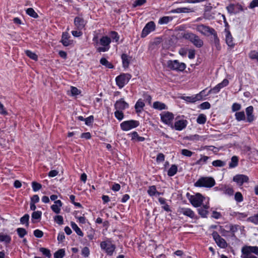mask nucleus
<instances>
[{"mask_svg": "<svg viewBox=\"0 0 258 258\" xmlns=\"http://www.w3.org/2000/svg\"><path fill=\"white\" fill-rule=\"evenodd\" d=\"M246 114V121L249 123L254 120V116L253 114V108L252 106L247 107L245 109Z\"/></svg>", "mask_w": 258, "mask_h": 258, "instance_id": "obj_17", "label": "nucleus"}, {"mask_svg": "<svg viewBox=\"0 0 258 258\" xmlns=\"http://www.w3.org/2000/svg\"><path fill=\"white\" fill-rule=\"evenodd\" d=\"M247 221L250 222L254 223V224H258V214H255L254 215L249 217L247 219Z\"/></svg>", "mask_w": 258, "mask_h": 258, "instance_id": "obj_43", "label": "nucleus"}, {"mask_svg": "<svg viewBox=\"0 0 258 258\" xmlns=\"http://www.w3.org/2000/svg\"><path fill=\"white\" fill-rule=\"evenodd\" d=\"M206 116L203 114L199 115L197 119V121L199 124H204L206 121Z\"/></svg>", "mask_w": 258, "mask_h": 258, "instance_id": "obj_44", "label": "nucleus"}, {"mask_svg": "<svg viewBox=\"0 0 258 258\" xmlns=\"http://www.w3.org/2000/svg\"><path fill=\"white\" fill-rule=\"evenodd\" d=\"M111 38L108 36H103L99 40V44L102 46L97 48V51L99 52H106L110 48V44L111 43Z\"/></svg>", "mask_w": 258, "mask_h": 258, "instance_id": "obj_5", "label": "nucleus"}, {"mask_svg": "<svg viewBox=\"0 0 258 258\" xmlns=\"http://www.w3.org/2000/svg\"><path fill=\"white\" fill-rule=\"evenodd\" d=\"M178 212L185 216L193 218L195 217V213L190 209L182 208H180Z\"/></svg>", "mask_w": 258, "mask_h": 258, "instance_id": "obj_19", "label": "nucleus"}, {"mask_svg": "<svg viewBox=\"0 0 258 258\" xmlns=\"http://www.w3.org/2000/svg\"><path fill=\"white\" fill-rule=\"evenodd\" d=\"M221 191L223 192L224 194L227 195L228 196H232L234 193V190L233 188L229 187L228 186L224 185L222 186L220 189Z\"/></svg>", "mask_w": 258, "mask_h": 258, "instance_id": "obj_24", "label": "nucleus"}, {"mask_svg": "<svg viewBox=\"0 0 258 258\" xmlns=\"http://www.w3.org/2000/svg\"><path fill=\"white\" fill-rule=\"evenodd\" d=\"M209 206L207 205L203 206L198 209L199 214L203 217H206L208 214L207 209L209 208Z\"/></svg>", "mask_w": 258, "mask_h": 258, "instance_id": "obj_26", "label": "nucleus"}, {"mask_svg": "<svg viewBox=\"0 0 258 258\" xmlns=\"http://www.w3.org/2000/svg\"><path fill=\"white\" fill-rule=\"evenodd\" d=\"M161 118L164 123L171 125L174 118V115L169 112H163L161 114Z\"/></svg>", "mask_w": 258, "mask_h": 258, "instance_id": "obj_11", "label": "nucleus"}, {"mask_svg": "<svg viewBox=\"0 0 258 258\" xmlns=\"http://www.w3.org/2000/svg\"><path fill=\"white\" fill-rule=\"evenodd\" d=\"M181 154L183 156L189 157L193 155L194 153L187 149H182L181 151Z\"/></svg>", "mask_w": 258, "mask_h": 258, "instance_id": "obj_55", "label": "nucleus"}, {"mask_svg": "<svg viewBox=\"0 0 258 258\" xmlns=\"http://www.w3.org/2000/svg\"><path fill=\"white\" fill-rule=\"evenodd\" d=\"M187 124V121L186 120H179L175 121L174 127L176 130L181 131L186 126Z\"/></svg>", "mask_w": 258, "mask_h": 258, "instance_id": "obj_18", "label": "nucleus"}, {"mask_svg": "<svg viewBox=\"0 0 258 258\" xmlns=\"http://www.w3.org/2000/svg\"><path fill=\"white\" fill-rule=\"evenodd\" d=\"M241 258H257L252 253L258 255V247L252 246H244L241 249Z\"/></svg>", "mask_w": 258, "mask_h": 258, "instance_id": "obj_2", "label": "nucleus"}, {"mask_svg": "<svg viewBox=\"0 0 258 258\" xmlns=\"http://www.w3.org/2000/svg\"><path fill=\"white\" fill-rule=\"evenodd\" d=\"M182 37L186 40L189 41L197 48H201L204 45L203 40L197 34L191 32H187L182 35Z\"/></svg>", "mask_w": 258, "mask_h": 258, "instance_id": "obj_1", "label": "nucleus"}, {"mask_svg": "<svg viewBox=\"0 0 258 258\" xmlns=\"http://www.w3.org/2000/svg\"><path fill=\"white\" fill-rule=\"evenodd\" d=\"M100 63L109 69H113L114 68L113 65L104 57L101 58Z\"/></svg>", "mask_w": 258, "mask_h": 258, "instance_id": "obj_30", "label": "nucleus"}, {"mask_svg": "<svg viewBox=\"0 0 258 258\" xmlns=\"http://www.w3.org/2000/svg\"><path fill=\"white\" fill-rule=\"evenodd\" d=\"M34 235L36 237L41 238L43 235V232L39 229H36L34 231Z\"/></svg>", "mask_w": 258, "mask_h": 258, "instance_id": "obj_61", "label": "nucleus"}, {"mask_svg": "<svg viewBox=\"0 0 258 258\" xmlns=\"http://www.w3.org/2000/svg\"><path fill=\"white\" fill-rule=\"evenodd\" d=\"M256 7H258V0H253L250 3L249 8L250 9H253Z\"/></svg>", "mask_w": 258, "mask_h": 258, "instance_id": "obj_64", "label": "nucleus"}, {"mask_svg": "<svg viewBox=\"0 0 258 258\" xmlns=\"http://www.w3.org/2000/svg\"><path fill=\"white\" fill-rule=\"evenodd\" d=\"M71 91L73 96H76L81 93V91L75 87H71Z\"/></svg>", "mask_w": 258, "mask_h": 258, "instance_id": "obj_59", "label": "nucleus"}, {"mask_svg": "<svg viewBox=\"0 0 258 258\" xmlns=\"http://www.w3.org/2000/svg\"><path fill=\"white\" fill-rule=\"evenodd\" d=\"M132 76L129 74H121L115 79L116 85L119 88H123L131 79Z\"/></svg>", "mask_w": 258, "mask_h": 258, "instance_id": "obj_7", "label": "nucleus"}, {"mask_svg": "<svg viewBox=\"0 0 258 258\" xmlns=\"http://www.w3.org/2000/svg\"><path fill=\"white\" fill-rule=\"evenodd\" d=\"M212 165L215 167H223L225 165V162L220 160H217L212 162Z\"/></svg>", "mask_w": 258, "mask_h": 258, "instance_id": "obj_48", "label": "nucleus"}, {"mask_svg": "<svg viewBox=\"0 0 258 258\" xmlns=\"http://www.w3.org/2000/svg\"><path fill=\"white\" fill-rule=\"evenodd\" d=\"M128 103L124 101L123 99L116 101L114 104L115 108L117 110L120 111L128 108Z\"/></svg>", "mask_w": 258, "mask_h": 258, "instance_id": "obj_15", "label": "nucleus"}, {"mask_svg": "<svg viewBox=\"0 0 258 258\" xmlns=\"http://www.w3.org/2000/svg\"><path fill=\"white\" fill-rule=\"evenodd\" d=\"M39 250L42 253L43 255L46 257L50 258L51 256L50 251L48 249L44 247H41L40 248Z\"/></svg>", "mask_w": 258, "mask_h": 258, "instance_id": "obj_45", "label": "nucleus"}, {"mask_svg": "<svg viewBox=\"0 0 258 258\" xmlns=\"http://www.w3.org/2000/svg\"><path fill=\"white\" fill-rule=\"evenodd\" d=\"M55 204L51 206V210L56 214H59L60 212V207L62 203L60 200H57L54 202Z\"/></svg>", "mask_w": 258, "mask_h": 258, "instance_id": "obj_20", "label": "nucleus"}, {"mask_svg": "<svg viewBox=\"0 0 258 258\" xmlns=\"http://www.w3.org/2000/svg\"><path fill=\"white\" fill-rule=\"evenodd\" d=\"M177 171V167L175 165H172L171 167L169 168V169L168 171V175L169 176H172L174 175Z\"/></svg>", "mask_w": 258, "mask_h": 258, "instance_id": "obj_37", "label": "nucleus"}, {"mask_svg": "<svg viewBox=\"0 0 258 258\" xmlns=\"http://www.w3.org/2000/svg\"><path fill=\"white\" fill-rule=\"evenodd\" d=\"M153 107L155 109L162 110L166 108V106L164 103L157 101L153 103Z\"/></svg>", "mask_w": 258, "mask_h": 258, "instance_id": "obj_36", "label": "nucleus"}, {"mask_svg": "<svg viewBox=\"0 0 258 258\" xmlns=\"http://www.w3.org/2000/svg\"><path fill=\"white\" fill-rule=\"evenodd\" d=\"M90 254V250L88 247H84L82 250V254L85 257H88Z\"/></svg>", "mask_w": 258, "mask_h": 258, "instance_id": "obj_60", "label": "nucleus"}, {"mask_svg": "<svg viewBox=\"0 0 258 258\" xmlns=\"http://www.w3.org/2000/svg\"><path fill=\"white\" fill-rule=\"evenodd\" d=\"M213 36V43L215 47L218 50L221 49V46L220 44V40L218 37V35L217 32H216L214 34L212 35Z\"/></svg>", "mask_w": 258, "mask_h": 258, "instance_id": "obj_27", "label": "nucleus"}, {"mask_svg": "<svg viewBox=\"0 0 258 258\" xmlns=\"http://www.w3.org/2000/svg\"><path fill=\"white\" fill-rule=\"evenodd\" d=\"M26 54L30 58L34 60H37L38 59L37 55L34 52H32L30 50H27L25 51Z\"/></svg>", "mask_w": 258, "mask_h": 258, "instance_id": "obj_42", "label": "nucleus"}, {"mask_svg": "<svg viewBox=\"0 0 258 258\" xmlns=\"http://www.w3.org/2000/svg\"><path fill=\"white\" fill-rule=\"evenodd\" d=\"M17 232L19 237L21 238L23 237L27 233L26 230L23 228H18L17 229Z\"/></svg>", "mask_w": 258, "mask_h": 258, "instance_id": "obj_49", "label": "nucleus"}, {"mask_svg": "<svg viewBox=\"0 0 258 258\" xmlns=\"http://www.w3.org/2000/svg\"><path fill=\"white\" fill-rule=\"evenodd\" d=\"M29 216L28 214H25L24 216H23L20 219V222L22 224H26L27 226H28L29 225Z\"/></svg>", "mask_w": 258, "mask_h": 258, "instance_id": "obj_50", "label": "nucleus"}, {"mask_svg": "<svg viewBox=\"0 0 258 258\" xmlns=\"http://www.w3.org/2000/svg\"><path fill=\"white\" fill-rule=\"evenodd\" d=\"M11 241V237L8 234H5L3 233H0V241L5 242L6 243H10Z\"/></svg>", "mask_w": 258, "mask_h": 258, "instance_id": "obj_28", "label": "nucleus"}, {"mask_svg": "<svg viewBox=\"0 0 258 258\" xmlns=\"http://www.w3.org/2000/svg\"><path fill=\"white\" fill-rule=\"evenodd\" d=\"M167 67L170 70L182 72L185 70L186 65L184 63L180 62L177 60H169L167 62Z\"/></svg>", "mask_w": 258, "mask_h": 258, "instance_id": "obj_4", "label": "nucleus"}, {"mask_svg": "<svg viewBox=\"0 0 258 258\" xmlns=\"http://www.w3.org/2000/svg\"><path fill=\"white\" fill-rule=\"evenodd\" d=\"M71 226L73 230L75 231V232L78 235L81 236H83V232L75 223L72 222Z\"/></svg>", "mask_w": 258, "mask_h": 258, "instance_id": "obj_33", "label": "nucleus"}, {"mask_svg": "<svg viewBox=\"0 0 258 258\" xmlns=\"http://www.w3.org/2000/svg\"><path fill=\"white\" fill-rule=\"evenodd\" d=\"M65 255L64 249H60L54 253V258H63Z\"/></svg>", "mask_w": 258, "mask_h": 258, "instance_id": "obj_38", "label": "nucleus"}, {"mask_svg": "<svg viewBox=\"0 0 258 258\" xmlns=\"http://www.w3.org/2000/svg\"><path fill=\"white\" fill-rule=\"evenodd\" d=\"M228 84V80L227 79H224L221 83L217 85L216 86L218 87L219 89H221L223 87L227 86Z\"/></svg>", "mask_w": 258, "mask_h": 258, "instance_id": "obj_57", "label": "nucleus"}, {"mask_svg": "<svg viewBox=\"0 0 258 258\" xmlns=\"http://www.w3.org/2000/svg\"><path fill=\"white\" fill-rule=\"evenodd\" d=\"M122 64L124 68H127L130 63L128 56L126 54H122L121 55Z\"/></svg>", "mask_w": 258, "mask_h": 258, "instance_id": "obj_31", "label": "nucleus"}, {"mask_svg": "<svg viewBox=\"0 0 258 258\" xmlns=\"http://www.w3.org/2000/svg\"><path fill=\"white\" fill-rule=\"evenodd\" d=\"M139 125V122L135 120L124 121L120 124V127L123 131H127Z\"/></svg>", "mask_w": 258, "mask_h": 258, "instance_id": "obj_9", "label": "nucleus"}, {"mask_svg": "<svg viewBox=\"0 0 258 258\" xmlns=\"http://www.w3.org/2000/svg\"><path fill=\"white\" fill-rule=\"evenodd\" d=\"M238 158L237 156H234L231 158V162L229 163L230 168H234L237 166Z\"/></svg>", "mask_w": 258, "mask_h": 258, "instance_id": "obj_39", "label": "nucleus"}, {"mask_svg": "<svg viewBox=\"0 0 258 258\" xmlns=\"http://www.w3.org/2000/svg\"><path fill=\"white\" fill-rule=\"evenodd\" d=\"M215 184L213 178L210 177H203L199 178L194 184L196 187H212Z\"/></svg>", "mask_w": 258, "mask_h": 258, "instance_id": "obj_3", "label": "nucleus"}, {"mask_svg": "<svg viewBox=\"0 0 258 258\" xmlns=\"http://www.w3.org/2000/svg\"><path fill=\"white\" fill-rule=\"evenodd\" d=\"M42 215V212L41 211H35L33 212L32 214V220L33 222V219L38 220L40 219Z\"/></svg>", "mask_w": 258, "mask_h": 258, "instance_id": "obj_46", "label": "nucleus"}, {"mask_svg": "<svg viewBox=\"0 0 258 258\" xmlns=\"http://www.w3.org/2000/svg\"><path fill=\"white\" fill-rule=\"evenodd\" d=\"M54 221L59 225H62L63 224V217L60 215L55 216L54 218Z\"/></svg>", "mask_w": 258, "mask_h": 258, "instance_id": "obj_56", "label": "nucleus"}, {"mask_svg": "<svg viewBox=\"0 0 258 258\" xmlns=\"http://www.w3.org/2000/svg\"><path fill=\"white\" fill-rule=\"evenodd\" d=\"M100 247L109 255H112L116 247L115 245L109 239L101 242Z\"/></svg>", "mask_w": 258, "mask_h": 258, "instance_id": "obj_6", "label": "nucleus"}, {"mask_svg": "<svg viewBox=\"0 0 258 258\" xmlns=\"http://www.w3.org/2000/svg\"><path fill=\"white\" fill-rule=\"evenodd\" d=\"M241 105L237 103H234L232 106V110L233 112L237 111L241 109Z\"/></svg>", "mask_w": 258, "mask_h": 258, "instance_id": "obj_58", "label": "nucleus"}, {"mask_svg": "<svg viewBox=\"0 0 258 258\" xmlns=\"http://www.w3.org/2000/svg\"><path fill=\"white\" fill-rule=\"evenodd\" d=\"M145 106L144 103L141 101V99H139L136 103L135 105V109L137 112H140L141 111L142 109Z\"/></svg>", "mask_w": 258, "mask_h": 258, "instance_id": "obj_32", "label": "nucleus"}, {"mask_svg": "<svg viewBox=\"0 0 258 258\" xmlns=\"http://www.w3.org/2000/svg\"><path fill=\"white\" fill-rule=\"evenodd\" d=\"M146 2V0H136L134 4V7L141 6Z\"/></svg>", "mask_w": 258, "mask_h": 258, "instance_id": "obj_62", "label": "nucleus"}, {"mask_svg": "<svg viewBox=\"0 0 258 258\" xmlns=\"http://www.w3.org/2000/svg\"><path fill=\"white\" fill-rule=\"evenodd\" d=\"M240 9L242 10V7L240 5H235L234 4H230L227 7L226 9L228 12L230 14H235L237 12L236 11V9Z\"/></svg>", "mask_w": 258, "mask_h": 258, "instance_id": "obj_22", "label": "nucleus"}, {"mask_svg": "<svg viewBox=\"0 0 258 258\" xmlns=\"http://www.w3.org/2000/svg\"><path fill=\"white\" fill-rule=\"evenodd\" d=\"M93 120H94V117L92 115L90 116L89 117L86 118L85 119L86 124H87V125L91 124L93 122Z\"/></svg>", "mask_w": 258, "mask_h": 258, "instance_id": "obj_63", "label": "nucleus"}, {"mask_svg": "<svg viewBox=\"0 0 258 258\" xmlns=\"http://www.w3.org/2000/svg\"><path fill=\"white\" fill-rule=\"evenodd\" d=\"M204 197L200 193L195 195L190 196L189 200L192 205L195 207H199L202 205Z\"/></svg>", "mask_w": 258, "mask_h": 258, "instance_id": "obj_10", "label": "nucleus"}, {"mask_svg": "<svg viewBox=\"0 0 258 258\" xmlns=\"http://www.w3.org/2000/svg\"><path fill=\"white\" fill-rule=\"evenodd\" d=\"M248 56L251 59H256L258 62V52L255 50H251L248 54Z\"/></svg>", "mask_w": 258, "mask_h": 258, "instance_id": "obj_47", "label": "nucleus"}, {"mask_svg": "<svg viewBox=\"0 0 258 258\" xmlns=\"http://www.w3.org/2000/svg\"><path fill=\"white\" fill-rule=\"evenodd\" d=\"M196 26L197 31L205 36L212 35L216 32L214 29L204 24H198L196 25Z\"/></svg>", "mask_w": 258, "mask_h": 258, "instance_id": "obj_8", "label": "nucleus"}, {"mask_svg": "<svg viewBox=\"0 0 258 258\" xmlns=\"http://www.w3.org/2000/svg\"><path fill=\"white\" fill-rule=\"evenodd\" d=\"M26 13L30 16L34 18H37L38 17V14L35 12V11L32 8H28L26 10Z\"/></svg>", "mask_w": 258, "mask_h": 258, "instance_id": "obj_41", "label": "nucleus"}, {"mask_svg": "<svg viewBox=\"0 0 258 258\" xmlns=\"http://www.w3.org/2000/svg\"><path fill=\"white\" fill-rule=\"evenodd\" d=\"M212 236L217 244L221 248H225L227 246L226 241L222 238L217 232H214Z\"/></svg>", "mask_w": 258, "mask_h": 258, "instance_id": "obj_13", "label": "nucleus"}, {"mask_svg": "<svg viewBox=\"0 0 258 258\" xmlns=\"http://www.w3.org/2000/svg\"><path fill=\"white\" fill-rule=\"evenodd\" d=\"M226 33V42L227 44L230 47H233L234 43L233 42V37L228 30H225Z\"/></svg>", "mask_w": 258, "mask_h": 258, "instance_id": "obj_21", "label": "nucleus"}, {"mask_svg": "<svg viewBox=\"0 0 258 258\" xmlns=\"http://www.w3.org/2000/svg\"><path fill=\"white\" fill-rule=\"evenodd\" d=\"M155 29V24L153 21L148 23L142 30L141 37H145L151 32L153 31Z\"/></svg>", "mask_w": 258, "mask_h": 258, "instance_id": "obj_12", "label": "nucleus"}, {"mask_svg": "<svg viewBox=\"0 0 258 258\" xmlns=\"http://www.w3.org/2000/svg\"><path fill=\"white\" fill-rule=\"evenodd\" d=\"M147 192L151 197L156 196V193L157 192L156 186L155 185L149 186L147 190Z\"/></svg>", "mask_w": 258, "mask_h": 258, "instance_id": "obj_40", "label": "nucleus"}, {"mask_svg": "<svg viewBox=\"0 0 258 258\" xmlns=\"http://www.w3.org/2000/svg\"><path fill=\"white\" fill-rule=\"evenodd\" d=\"M74 24L78 30H81L85 26L86 22L83 18L76 17L74 20Z\"/></svg>", "mask_w": 258, "mask_h": 258, "instance_id": "obj_16", "label": "nucleus"}, {"mask_svg": "<svg viewBox=\"0 0 258 258\" xmlns=\"http://www.w3.org/2000/svg\"><path fill=\"white\" fill-rule=\"evenodd\" d=\"M110 37L115 42H118L119 39V36L118 33L115 31H111L110 33Z\"/></svg>", "mask_w": 258, "mask_h": 258, "instance_id": "obj_53", "label": "nucleus"}, {"mask_svg": "<svg viewBox=\"0 0 258 258\" xmlns=\"http://www.w3.org/2000/svg\"><path fill=\"white\" fill-rule=\"evenodd\" d=\"M70 36L67 32L62 33L61 42L65 46H68L71 44V41L69 39Z\"/></svg>", "mask_w": 258, "mask_h": 258, "instance_id": "obj_23", "label": "nucleus"}, {"mask_svg": "<svg viewBox=\"0 0 258 258\" xmlns=\"http://www.w3.org/2000/svg\"><path fill=\"white\" fill-rule=\"evenodd\" d=\"M115 117L119 120H121L123 118L124 115L122 111L116 110L114 112Z\"/></svg>", "mask_w": 258, "mask_h": 258, "instance_id": "obj_51", "label": "nucleus"}, {"mask_svg": "<svg viewBox=\"0 0 258 258\" xmlns=\"http://www.w3.org/2000/svg\"><path fill=\"white\" fill-rule=\"evenodd\" d=\"M193 12H194V11L192 9H189L187 8H179L172 11V12L174 13H185Z\"/></svg>", "mask_w": 258, "mask_h": 258, "instance_id": "obj_25", "label": "nucleus"}, {"mask_svg": "<svg viewBox=\"0 0 258 258\" xmlns=\"http://www.w3.org/2000/svg\"><path fill=\"white\" fill-rule=\"evenodd\" d=\"M32 186L34 191H37L38 190L40 189L42 187V185L41 184L35 181L32 182Z\"/></svg>", "mask_w": 258, "mask_h": 258, "instance_id": "obj_52", "label": "nucleus"}, {"mask_svg": "<svg viewBox=\"0 0 258 258\" xmlns=\"http://www.w3.org/2000/svg\"><path fill=\"white\" fill-rule=\"evenodd\" d=\"M235 116L236 119L238 121H240L241 120H244L246 118L245 113L243 111L236 112L235 114Z\"/></svg>", "mask_w": 258, "mask_h": 258, "instance_id": "obj_29", "label": "nucleus"}, {"mask_svg": "<svg viewBox=\"0 0 258 258\" xmlns=\"http://www.w3.org/2000/svg\"><path fill=\"white\" fill-rule=\"evenodd\" d=\"M234 199L235 201L238 203L243 201V198L241 192H236L235 194Z\"/></svg>", "mask_w": 258, "mask_h": 258, "instance_id": "obj_54", "label": "nucleus"}, {"mask_svg": "<svg viewBox=\"0 0 258 258\" xmlns=\"http://www.w3.org/2000/svg\"><path fill=\"white\" fill-rule=\"evenodd\" d=\"M172 20V18L168 16H164L161 18L158 21V23L162 25V24H166Z\"/></svg>", "mask_w": 258, "mask_h": 258, "instance_id": "obj_34", "label": "nucleus"}, {"mask_svg": "<svg viewBox=\"0 0 258 258\" xmlns=\"http://www.w3.org/2000/svg\"><path fill=\"white\" fill-rule=\"evenodd\" d=\"M201 158L197 160L196 162V165H202L204 164H205L207 163V160L209 159V157L204 156V155H201Z\"/></svg>", "mask_w": 258, "mask_h": 258, "instance_id": "obj_35", "label": "nucleus"}, {"mask_svg": "<svg viewBox=\"0 0 258 258\" xmlns=\"http://www.w3.org/2000/svg\"><path fill=\"white\" fill-rule=\"evenodd\" d=\"M249 178L244 174H237L233 178V181L239 186H241L244 182H248Z\"/></svg>", "mask_w": 258, "mask_h": 258, "instance_id": "obj_14", "label": "nucleus"}]
</instances>
